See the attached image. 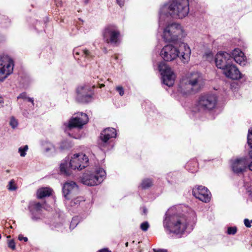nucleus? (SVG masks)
<instances>
[{"label": "nucleus", "instance_id": "obj_1", "mask_svg": "<svg viewBox=\"0 0 252 252\" xmlns=\"http://www.w3.org/2000/svg\"><path fill=\"white\" fill-rule=\"evenodd\" d=\"M163 224L166 231L178 235L183 234L189 223L188 218L179 213L176 207L169 208L166 212Z\"/></svg>", "mask_w": 252, "mask_h": 252}, {"label": "nucleus", "instance_id": "obj_2", "mask_svg": "<svg viewBox=\"0 0 252 252\" xmlns=\"http://www.w3.org/2000/svg\"><path fill=\"white\" fill-rule=\"evenodd\" d=\"M189 10L188 0H174L164 5L159 12V26L162 24L165 17L170 16L175 18H183L188 15Z\"/></svg>", "mask_w": 252, "mask_h": 252}, {"label": "nucleus", "instance_id": "obj_3", "mask_svg": "<svg viewBox=\"0 0 252 252\" xmlns=\"http://www.w3.org/2000/svg\"><path fill=\"white\" fill-rule=\"evenodd\" d=\"M190 54L189 47L185 43H182L178 49L172 45H167L160 51V56L165 61L170 62L179 57L184 63H188Z\"/></svg>", "mask_w": 252, "mask_h": 252}, {"label": "nucleus", "instance_id": "obj_4", "mask_svg": "<svg viewBox=\"0 0 252 252\" xmlns=\"http://www.w3.org/2000/svg\"><path fill=\"white\" fill-rule=\"evenodd\" d=\"M203 84V79L200 73L190 72L181 79L178 91L183 94L187 95L199 89Z\"/></svg>", "mask_w": 252, "mask_h": 252}, {"label": "nucleus", "instance_id": "obj_5", "mask_svg": "<svg viewBox=\"0 0 252 252\" xmlns=\"http://www.w3.org/2000/svg\"><path fill=\"white\" fill-rule=\"evenodd\" d=\"M89 159L84 154H76L70 158L69 162L63 161L60 165V171L62 173L69 174V169L81 170L88 165Z\"/></svg>", "mask_w": 252, "mask_h": 252}, {"label": "nucleus", "instance_id": "obj_6", "mask_svg": "<svg viewBox=\"0 0 252 252\" xmlns=\"http://www.w3.org/2000/svg\"><path fill=\"white\" fill-rule=\"evenodd\" d=\"M105 176V171L102 168H98L93 173H84L81 178V182L85 185L94 186L101 183Z\"/></svg>", "mask_w": 252, "mask_h": 252}, {"label": "nucleus", "instance_id": "obj_7", "mask_svg": "<svg viewBox=\"0 0 252 252\" xmlns=\"http://www.w3.org/2000/svg\"><path fill=\"white\" fill-rule=\"evenodd\" d=\"M182 34L183 29L181 26L176 23H172L165 28L162 37L165 41L172 42L176 41Z\"/></svg>", "mask_w": 252, "mask_h": 252}, {"label": "nucleus", "instance_id": "obj_8", "mask_svg": "<svg viewBox=\"0 0 252 252\" xmlns=\"http://www.w3.org/2000/svg\"><path fill=\"white\" fill-rule=\"evenodd\" d=\"M217 99L214 95L204 94L199 97L196 107L199 111H210L215 107Z\"/></svg>", "mask_w": 252, "mask_h": 252}, {"label": "nucleus", "instance_id": "obj_9", "mask_svg": "<svg viewBox=\"0 0 252 252\" xmlns=\"http://www.w3.org/2000/svg\"><path fill=\"white\" fill-rule=\"evenodd\" d=\"M13 61L6 56H0V81H2L13 72Z\"/></svg>", "mask_w": 252, "mask_h": 252}, {"label": "nucleus", "instance_id": "obj_10", "mask_svg": "<svg viewBox=\"0 0 252 252\" xmlns=\"http://www.w3.org/2000/svg\"><path fill=\"white\" fill-rule=\"evenodd\" d=\"M103 36L107 43L116 44L120 40V33L116 26L108 25L103 30Z\"/></svg>", "mask_w": 252, "mask_h": 252}, {"label": "nucleus", "instance_id": "obj_11", "mask_svg": "<svg viewBox=\"0 0 252 252\" xmlns=\"http://www.w3.org/2000/svg\"><path fill=\"white\" fill-rule=\"evenodd\" d=\"M158 68L162 75L163 82L168 87L173 86L174 83L176 75L170 67L164 63H161Z\"/></svg>", "mask_w": 252, "mask_h": 252}, {"label": "nucleus", "instance_id": "obj_12", "mask_svg": "<svg viewBox=\"0 0 252 252\" xmlns=\"http://www.w3.org/2000/svg\"><path fill=\"white\" fill-rule=\"evenodd\" d=\"M233 58L232 56L227 53L220 52L216 55L215 63L217 67L224 69L232 63Z\"/></svg>", "mask_w": 252, "mask_h": 252}, {"label": "nucleus", "instance_id": "obj_13", "mask_svg": "<svg viewBox=\"0 0 252 252\" xmlns=\"http://www.w3.org/2000/svg\"><path fill=\"white\" fill-rule=\"evenodd\" d=\"M88 121L87 115L83 113H78L69 121L67 128L70 130L74 127L81 128Z\"/></svg>", "mask_w": 252, "mask_h": 252}, {"label": "nucleus", "instance_id": "obj_14", "mask_svg": "<svg viewBox=\"0 0 252 252\" xmlns=\"http://www.w3.org/2000/svg\"><path fill=\"white\" fill-rule=\"evenodd\" d=\"M192 193L196 198L204 202H208L211 198V193L205 187L200 186L193 189Z\"/></svg>", "mask_w": 252, "mask_h": 252}, {"label": "nucleus", "instance_id": "obj_15", "mask_svg": "<svg viewBox=\"0 0 252 252\" xmlns=\"http://www.w3.org/2000/svg\"><path fill=\"white\" fill-rule=\"evenodd\" d=\"M231 162L232 170L236 173L243 172L246 169L248 165L246 158L232 159Z\"/></svg>", "mask_w": 252, "mask_h": 252}, {"label": "nucleus", "instance_id": "obj_16", "mask_svg": "<svg viewBox=\"0 0 252 252\" xmlns=\"http://www.w3.org/2000/svg\"><path fill=\"white\" fill-rule=\"evenodd\" d=\"M78 186L73 182L65 183L63 188V193L66 199H70L74 194L78 192Z\"/></svg>", "mask_w": 252, "mask_h": 252}, {"label": "nucleus", "instance_id": "obj_17", "mask_svg": "<svg viewBox=\"0 0 252 252\" xmlns=\"http://www.w3.org/2000/svg\"><path fill=\"white\" fill-rule=\"evenodd\" d=\"M223 70L225 75L230 79L237 80L242 78V74L239 70L232 63L225 67Z\"/></svg>", "mask_w": 252, "mask_h": 252}, {"label": "nucleus", "instance_id": "obj_18", "mask_svg": "<svg viewBox=\"0 0 252 252\" xmlns=\"http://www.w3.org/2000/svg\"><path fill=\"white\" fill-rule=\"evenodd\" d=\"M43 204L39 202H33L30 206V212L32 213V218L33 220H37L40 218V212L43 208Z\"/></svg>", "mask_w": 252, "mask_h": 252}, {"label": "nucleus", "instance_id": "obj_19", "mask_svg": "<svg viewBox=\"0 0 252 252\" xmlns=\"http://www.w3.org/2000/svg\"><path fill=\"white\" fill-rule=\"evenodd\" d=\"M233 61L234 60L237 63L241 65L244 66L247 64V61L246 56L243 52L239 49H235L233 51Z\"/></svg>", "mask_w": 252, "mask_h": 252}, {"label": "nucleus", "instance_id": "obj_20", "mask_svg": "<svg viewBox=\"0 0 252 252\" xmlns=\"http://www.w3.org/2000/svg\"><path fill=\"white\" fill-rule=\"evenodd\" d=\"M116 130L113 128H107L102 131L100 139L104 142H107L110 138L115 137Z\"/></svg>", "mask_w": 252, "mask_h": 252}, {"label": "nucleus", "instance_id": "obj_21", "mask_svg": "<svg viewBox=\"0 0 252 252\" xmlns=\"http://www.w3.org/2000/svg\"><path fill=\"white\" fill-rule=\"evenodd\" d=\"M73 52L74 54V57L78 60H79V59L78 57H77V56H79V55L83 56L85 58L88 59L92 58V57L91 52L86 49H81L79 48H76L74 50Z\"/></svg>", "mask_w": 252, "mask_h": 252}, {"label": "nucleus", "instance_id": "obj_22", "mask_svg": "<svg viewBox=\"0 0 252 252\" xmlns=\"http://www.w3.org/2000/svg\"><path fill=\"white\" fill-rule=\"evenodd\" d=\"M52 192L53 190L50 188H41L37 191V198L41 199L46 196H49L52 194Z\"/></svg>", "mask_w": 252, "mask_h": 252}, {"label": "nucleus", "instance_id": "obj_23", "mask_svg": "<svg viewBox=\"0 0 252 252\" xmlns=\"http://www.w3.org/2000/svg\"><path fill=\"white\" fill-rule=\"evenodd\" d=\"M248 144L250 147V151L249 152L250 156L252 158V129H249L248 134ZM250 170L252 171V161L248 165Z\"/></svg>", "mask_w": 252, "mask_h": 252}, {"label": "nucleus", "instance_id": "obj_24", "mask_svg": "<svg viewBox=\"0 0 252 252\" xmlns=\"http://www.w3.org/2000/svg\"><path fill=\"white\" fill-rule=\"evenodd\" d=\"M88 90V89L86 86H81L77 89V91L78 94L84 96H85V94L86 93V91H87ZM85 96L90 97V96L89 94H87L85 95Z\"/></svg>", "mask_w": 252, "mask_h": 252}, {"label": "nucleus", "instance_id": "obj_25", "mask_svg": "<svg viewBox=\"0 0 252 252\" xmlns=\"http://www.w3.org/2000/svg\"><path fill=\"white\" fill-rule=\"evenodd\" d=\"M152 185V182L150 179H145L144 180L141 184V187L142 189H146L150 187H151Z\"/></svg>", "mask_w": 252, "mask_h": 252}, {"label": "nucleus", "instance_id": "obj_26", "mask_svg": "<svg viewBox=\"0 0 252 252\" xmlns=\"http://www.w3.org/2000/svg\"><path fill=\"white\" fill-rule=\"evenodd\" d=\"M7 189L10 191H13L16 189L17 187L16 186L14 180H11L7 186Z\"/></svg>", "mask_w": 252, "mask_h": 252}, {"label": "nucleus", "instance_id": "obj_27", "mask_svg": "<svg viewBox=\"0 0 252 252\" xmlns=\"http://www.w3.org/2000/svg\"><path fill=\"white\" fill-rule=\"evenodd\" d=\"M28 149V146L27 145H26L24 146L23 147H20L19 148V152L20 154V156L21 157H25L26 155V152L27 151Z\"/></svg>", "mask_w": 252, "mask_h": 252}, {"label": "nucleus", "instance_id": "obj_28", "mask_svg": "<svg viewBox=\"0 0 252 252\" xmlns=\"http://www.w3.org/2000/svg\"><path fill=\"white\" fill-rule=\"evenodd\" d=\"M17 98H18L27 99V100L29 101H30V102H32V103H33V98H29V97H26V94L25 93H23V94H20Z\"/></svg>", "mask_w": 252, "mask_h": 252}, {"label": "nucleus", "instance_id": "obj_29", "mask_svg": "<svg viewBox=\"0 0 252 252\" xmlns=\"http://www.w3.org/2000/svg\"><path fill=\"white\" fill-rule=\"evenodd\" d=\"M149 227V223L147 221H145V222H144L142 223L141 224V225H140V228L143 231H144L147 230V229H148Z\"/></svg>", "mask_w": 252, "mask_h": 252}, {"label": "nucleus", "instance_id": "obj_30", "mask_svg": "<svg viewBox=\"0 0 252 252\" xmlns=\"http://www.w3.org/2000/svg\"><path fill=\"white\" fill-rule=\"evenodd\" d=\"M8 247L11 249L14 250L15 249V244L13 240H8Z\"/></svg>", "mask_w": 252, "mask_h": 252}, {"label": "nucleus", "instance_id": "obj_31", "mask_svg": "<svg viewBox=\"0 0 252 252\" xmlns=\"http://www.w3.org/2000/svg\"><path fill=\"white\" fill-rule=\"evenodd\" d=\"M237 232V228L235 227H230L228 228L227 233L229 234H234Z\"/></svg>", "mask_w": 252, "mask_h": 252}, {"label": "nucleus", "instance_id": "obj_32", "mask_svg": "<svg viewBox=\"0 0 252 252\" xmlns=\"http://www.w3.org/2000/svg\"><path fill=\"white\" fill-rule=\"evenodd\" d=\"M116 91L119 93L120 95L122 96L124 94V90L122 87L121 86H117L116 88Z\"/></svg>", "mask_w": 252, "mask_h": 252}, {"label": "nucleus", "instance_id": "obj_33", "mask_svg": "<svg viewBox=\"0 0 252 252\" xmlns=\"http://www.w3.org/2000/svg\"><path fill=\"white\" fill-rule=\"evenodd\" d=\"M10 125L13 128H14L17 125V122L15 119L12 118L10 121Z\"/></svg>", "mask_w": 252, "mask_h": 252}, {"label": "nucleus", "instance_id": "obj_34", "mask_svg": "<svg viewBox=\"0 0 252 252\" xmlns=\"http://www.w3.org/2000/svg\"><path fill=\"white\" fill-rule=\"evenodd\" d=\"M252 222L250 221V220L248 219H245L244 220V224L245 226L247 227H250L251 226V223Z\"/></svg>", "mask_w": 252, "mask_h": 252}, {"label": "nucleus", "instance_id": "obj_35", "mask_svg": "<svg viewBox=\"0 0 252 252\" xmlns=\"http://www.w3.org/2000/svg\"><path fill=\"white\" fill-rule=\"evenodd\" d=\"M206 55L207 56L206 58L207 60L211 61L213 57V54L211 52H209V53H206Z\"/></svg>", "mask_w": 252, "mask_h": 252}, {"label": "nucleus", "instance_id": "obj_36", "mask_svg": "<svg viewBox=\"0 0 252 252\" xmlns=\"http://www.w3.org/2000/svg\"><path fill=\"white\" fill-rule=\"evenodd\" d=\"M18 239L20 241L24 240L25 242H27L28 241V238L27 237H24L22 235H19L18 236Z\"/></svg>", "mask_w": 252, "mask_h": 252}, {"label": "nucleus", "instance_id": "obj_37", "mask_svg": "<svg viewBox=\"0 0 252 252\" xmlns=\"http://www.w3.org/2000/svg\"><path fill=\"white\" fill-rule=\"evenodd\" d=\"M154 252H167V251L165 249H153Z\"/></svg>", "mask_w": 252, "mask_h": 252}, {"label": "nucleus", "instance_id": "obj_38", "mask_svg": "<svg viewBox=\"0 0 252 252\" xmlns=\"http://www.w3.org/2000/svg\"><path fill=\"white\" fill-rule=\"evenodd\" d=\"M83 200H84V199L82 197H77L76 199H75L74 203L77 204L78 202L83 201Z\"/></svg>", "mask_w": 252, "mask_h": 252}, {"label": "nucleus", "instance_id": "obj_39", "mask_svg": "<svg viewBox=\"0 0 252 252\" xmlns=\"http://www.w3.org/2000/svg\"><path fill=\"white\" fill-rule=\"evenodd\" d=\"M98 252H111L107 248H104L101 249L98 251Z\"/></svg>", "mask_w": 252, "mask_h": 252}, {"label": "nucleus", "instance_id": "obj_40", "mask_svg": "<svg viewBox=\"0 0 252 252\" xmlns=\"http://www.w3.org/2000/svg\"><path fill=\"white\" fill-rule=\"evenodd\" d=\"M50 150H54V147L52 145H50V147L49 148H47L46 149V152H48Z\"/></svg>", "mask_w": 252, "mask_h": 252}, {"label": "nucleus", "instance_id": "obj_41", "mask_svg": "<svg viewBox=\"0 0 252 252\" xmlns=\"http://www.w3.org/2000/svg\"><path fill=\"white\" fill-rule=\"evenodd\" d=\"M118 4L120 6H122L124 5V2L123 1H121L120 0H116Z\"/></svg>", "mask_w": 252, "mask_h": 252}, {"label": "nucleus", "instance_id": "obj_42", "mask_svg": "<svg viewBox=\"0 0 252 252\" xmlns=\"http://www.w3.org/2000/svg\"><path fill=\"white\" fill-rule=\"evenodd\" d=\"M3 98L0 96V107L3 106Z\"/></svg>", "mask_w": 252, "mask_h": 252}, {"label": "nucleus", "instance_id": "obj_43", "mask_svg": "<svg viewBox=\"0 0 252 252\" xmlns=\"http://www.w3.org/2000/svg\"><path fill=\"white\" fill-rule=\"evenodd\" d=\"M104 85H103V84H101V85H100V88H102V87H104Z\"/></svg>", "mask_w": 252, "mask_h": 252}, {"label": "nucleus", "instance_id": "obj_44", "mask_svg": "<svg viewBox=\"0 0 252 252\" xmlns=\"http://www.w3.org/2000/svg\"><path fill=\"white\" fill-rule=\"evenodd\" d=\"M73 137L75 138H78L79 137V136H74Z\"/></svg>", "mask_w": 252, "mask_h": 252}, {"label": "nucleus", "instance_id": "obj_45", "mask_svg": "<svg viewBox=\"0 0 252 252\" xmlns=\"http://www.w3.org/2000/svg\"><path fill=\"white\" fill-rule=\"evenodd\" d=\"M126 247L128 246V242L126 243Z\"/></svg>", "mask_w": 252, "mask_h": 252}, {"label": "nucleus", "instance_id": "obj_46", "mask_svg": "<svg viewBox=\"0 0 252 252\" xmlns=\"http://www.w3.org/2000/svg\"><path fill=\"white\" fill-rule=\"evenodd\" d=\"M7 237L8 238H10V235H9V236H8Z\"/></svg>", "mask_w": 252, "mask_h": 252}, {"label": "nucleus", "instance_id": "obj_47", "mask_svg": "<svg viewBox=\"0 0 252 252\" xmlns=\"http://www.w3.org/2000/svg\"><path fill=\"white\" fill-rule=\"evenodd\" d=\"M1 235L0 234V239H1Z\"/></svg>", "mask_w": 252, "mask_h": 252}]
</instances>
